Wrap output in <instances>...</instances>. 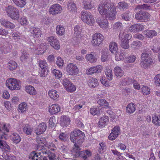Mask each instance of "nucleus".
<instances>
[{"instance_id":"15","label":"nucleus","mask_w":160,"mask_h":160,"mask_svg":"<svg viewBox=\"0 0 160 160\" xmlns=\"http://www.w3.org/2000/svg\"><path fill=\"white\" fill-rule=\"evenodd\" d=\"M67 8L68 11L71 13H74L77 12V6L73 1H69L68 2Z\"/></svg>"},{"instance_id":"45","label":"nucleus","mask_w":160,"mask_h":160,"mask_svg":"<svg viewBox=\"0 0 160 160\" xmlns=\"http://www.w3.org/2000/svg\"><path fill=\"white\" fill-rule=\"evenodd\" d=\"M128 3H126L125 2H120L118 3L117 7L120 10H124L125 9H127L128 8Z\"/></svg>"},{"instance_id":"30","label":"nucleus","mask_w":160,"mask_h":160,"mask_svg":"<svg viewBox=\"0 0 160 160\" xmlns=\"http://www.w3.org/2000/svg\"><path fill=\"white\" fill-rule=\"evenodd\" d=\"M109 49L112 53H116L118 50L117 44L115 42H111L109 44Z\"/></svg>"},{"instance_id":"47","label":"nucleus","mask_w":160,"mask_h":160,"mask_svg":"<svg viewBox=\"0 0 160 160\" xmlns=\"http://www.w3.org/2000/svg\"><path fill=\"white\" fill-rule=\"evenodd\" d=\"M152 122L157 126H160V116L155 115L152 117Z\"/></svg>"},{"instance_id":"57","label":"nucleus","mask_w":160,"mask_h":160,"mask_svg":"<svg viewBox=\"0 0 160 160\" xmlns=\"http://www.w3.org/2000/svg\"><path fill=\"white\" fill-rule=\"evenodd\" d=\"M123 27L122 23L120 22H116L113 26V28L117 30H121L122 29Z\"/></svg>"},{"instance_id":"14","label":"nucleus","mask_w":160,"mask_h":160,"mask_svg":"<svg viewBox=\"0 0 160 160\" xmlns=\"http://www.w3.org/2000/svg\"><path fill=\"white\" fill-rule=\"evenodd\" d=\"M0 22L2 26L7 29H12L15 27L14 23L4 18L1 19H0Z\"/></svg>"},{"instance_id":"44","label":"nucleus","mask_w":160,"mask_h":160,"mask_svg":"<svg viewBox=\"0 0 160 160\" xmlns=\"http://www.w3.org/2000/svg\"><path fill=\"white\" fill-rule=\"evenodd\" d=\"M86 58L87 60L91 63L97 61L96 58L92 53L87 54L86 56Z\"/></svg>"},{"instance_id":"26","label":"nucleus","mask_w":160,"mask_h":160,"mask_svg":"<svg viewBox=\"0 0 160 160\" xmlns=\"http://www.w3.org/2000/svg\"><path fill=\"white\" fill-rule=\"evenodd\" d=\"M60 122L61 126H67L70 124V118L67 116H62L60 118Z\"/></svg>"},{"instance_id":"32","label":"nucleus","mask_w":160,"mask_h":160,"mask_svg":"<svg viewBox=\"0 0 160 160\" xmlns=\"http://www.w3.org/2000/svg\"><path fill=\"white\" fill-rule=\"evenodd\" d=\"M48 94L50 98L54 100L57 99L59 97L58 93L57 91L54 90H50Z\"/></svg>"},{"instance_id":"40","label":"nucleus","mask_w":160,"mask_h":160,"mask_svg":"<svg viewBox=\"0 0 160 160\" xmlns=\"http://www.w3.org/2000/svg\"><path fill=\"white\" fill-rule=\"evenodd\" d=\"M144 33L145 34L148 38H152L157 35V32L154 30H147L144 32Z\"/></svg>"},{"instance_id":"51","label":"nucleus","mask_w":160,"mask_h":160,"mask_svg":"<svg viewBox=\"0 0 160 160\" xmlns=\"http://www.w3.org/2000/svg\"><path fill=\"white\" fill-rule=\"evenodd\" d=\"M28 54L26 50H24L22 55L20 58V60L22 62H24L27 60L28 58Z\"/></svg>"},{"instance_id":"46","label":"nucleus","mask_w":160,"mask_h":160,"mask_svg":"<svg viewBox=\"0 0 160 160\" xmlns=\"http://www.w3.org/2000/svg\"><path fill=\"white\" fill-rule=\"evenodd\" d=\"M23 131L27 135H30L32 131L30 126L28 124H26L23 126Z\"/></svg>"},{"instance_id":"48","label":"nucleus","mask_w":160,"mask_h":160,"mask_svg":"<svg viewBox=\"0 0 160 160\" xmlns=\"http://www.w3.org/2000/svg\"><path fill=\"white\" fill-rule=\"evenodd\" d=\"M124 51H121L120 54L115 53V58L116 61H119L123 59L124 57L125 56Z\"/></svg>"},{"instance_id":"11","label":"nucleus","mask_w":160,"mask_h":160,"mask_svg":"<svg viewBox=\"0 0 160 160\" xmlns=\"http://www.w3.org/2000/svg\"><path fill=\"white\" fill-rule=\"evenodd\" d=\"M49 12L52 15L60 13L62 11V8L58 4L52 5L49 10Z\"/></svg>"},{"instance_id":"64","label":"nucleus","mask_w":160,"mask_h":160,"mask_svg":"<svg viewBox=\"0 0 160 160\" xmlns=\"http://www.w3.org/2000/svg\"><path fill=\"white\" fill-rule=\"evenodd\" d=\"M154 79L155 85L157 86H160V74L156 75Z\"/></svg>"},{"instance_id":"50","label":"nucleus","mask_w":160,"mask_h":160,"mask_svg":"<svg viewBox=\"0 0 160 160\" xmlns=\"http://www.w3.org/2000/svg\"><path fill=\"white\" fill-rule=\"evenodd\" d=\"M105 74L108 80L111 81L112 79V73L111 70L109 68H107L105 71Z\"/></svg>"},{"instance_id":"27","label":"nucleus","mask_w":160,"mask_h":160,"mask_svg":"<svg viewBox=\"0 0 160 160\" xmlns=\"http://www.w3.org/2000/svg\"><path fill=\"white\" fill-rule=\"evenodd\" d=\"M0 149L4 152H9L10 151V148L6 141H0Z\"/></svg>"},{"instance_id":"9","label":"nucleus","mask_w":160,"mask_h":160,"mask_svg":"<svg viewBox=\"0 0 160 160\" xmlns=\"http://www.w3.org/2000/svg\"><path fill=\"white\" fill-rule=\"evenodd\" d=\"M78 71L77 66L73 63H69L66 67V71L70 75H76L78 74Z\"/></svg>"},{"instance_id":"2","label":"nucleus","mask_w":160,"mask_h":160,"mask_svg":"<svg viewBox=\"0 0 160 160\" xmlns=\"http://www.w3.org/2000/svg\"><path fill=\"white\" fill-rule=\"evenodd\" d=\"M84 133L78 129H75L71 132L70 139L73 143L82 144L84 142Z\"/></svg>"},{"instance_id":"34","label":"nucleus","mask_w":160,"mask_h":160,"mask_svg":"<svg viewBox=\"0 0 160 160\" xmlns=\"http://www.w3.org/2000/svg\"><path fill=\"white\" fill-rule=\"evenodd\" d=\"M121 36V34H120L119 35V38L121 40V47L124 49H128L129 47V45L128 44L129 41L122 39V37Z\"/></svg>"},{"instance_id":"28","label":"nucleus","mask_w":160,"mask_h":160,"mask_svg":"<svg viewBox=\"0 0 160 160\" xmlns=\"http://www.w3.org/2000/svg\"><path fill=\"white\" fill-rule=\"evenodd\" d=\"M113 71L115 76L119 78L122 77L124 74L123 71L118 66L115 67Z\"/></svg>"},{"instance_id":"41","label":"nucleus","mask_w":160,"mask_h":160,"mask_svg":"<svg viewBox=\"0 0 160 160\" xmlns=\"http://www.w3.org/2000/svg\"><path fill=\"white\" fill-rule=\"evenodd\" d=\"M123 82L122 85H129L131 84L134 83L135 82L134 80H133L132 78H130L128 77H126L122 79Z\"/></svg>"},{"instance_id":"23","label":"nucleus","mask_w":160,"mask_h":160,"mask_svg":"<svg viewBox=\"0 0 160 160\" xmlns=\"http://www.w3.org/2000/svg\"><path fill=\"white\" fill-rule=\"evenodd\" d=\"M91 152L88 150H86L80 151L79 153V156L82 158L83 160H88V158L91 156Z\"/></svg>"},{"instance_id":"36","label":"nucleus","mask_w":160,"mask_h":160,"mask_svg":"<svg viewBox=\"0 0 160 160\" xmlns=\"http://www.w3.org/2000/svg\"><path fill=\"white\" fill-rule=\"evenodd\" d=\"M56 33L59 35L62 36L65 33V30L64 27L61 25H58L56 27Z\"/></svg>"},{"instance_id":"37","label":"nucleus","mask_w":160,"mask_h":160,"mask_svg":"<svg viewBox=\"0 0 160 160\" xmlns=\"http://www.w3.org/2000/svg\"><path fill=\"white\" fill-rule=\"evenodd\" d=\"M7 65L8 69L12 71L15 70L18 66L17 63L15 62L12 60L9 61Z\"/></svg>"},{"instance_id":"38","label":"nucleus","mask_w":160,"mask_h":160,"mask_svg":"<svg viewBox=\"0 0 160 160\" xmlns=\"http://www.w3.org/2000/svg\"><path fill=\"white\" fill-rule=\"evenodd\" d=\"M25 89L26 92L30 95H35L36 93L35 89L32 86H27L26 87Z\"/></svg>"},{"instance_id":"10","label":"nucleus","mask_w":160,"mask_h":160,"mask_svg":"<svg viewBox=\"0 0 160 160\" xmlns=\"http://www.w3.org/2000/svg\"><path fill=\"white\" fill-rule=\"evenodd\" d=\"M36 144L35 149L37 150H40L44 148V144L46 142V139L43 137H38L36 138Z\"/></svg>"},{"instance_id":"24","label":"nucleus","mask_w":160,"mask_h":160,"mask_svg":"<svg viewBox=\"0 0 160 160\" xmlns=\"http://www.w3.org/2000/svg\"><path fill=\"white\" fill-rule=\"evenodd\" d=\"M87 83L90 88H94L98 85V82L97 79L92 77L90 78Z\"/></svg>"},{"instance_id":"55","label":"nucleus","mask_w":160,"mask_h":160,"mask_svg":"<svg viewBox=\"0 0 160 160\" xmlns=\"http://www.w3.org/2000/svg\"><path fill=\"white\" fill-rule=\"evenodd\" d=\"M74 147L73 148V151L76 153V155H78L79 156V153L80 151H79L80 150V147L82 144L77 143L76 144L75 143H74Z\"/></svg>"},{"instance_id":"16","label":"nucleus","mask_w":160,"mask_h":160,"mask_svg":"<svg viewBox=\"0 0 160 160\" xmlns=\"http://www.w3.org/2000/svg\"><path fill=\"white\" fill-rule=\"evenodd\" d=\"M119 130L120 128L118 127H115L112 130V132L108 136V139L111 140H114L119 134Z\"/></svg>"},{"instance_id":"35","label":"nucleus","mask_w":160,"mask_h":160,"mask_svg":"<svg viewBox=\"0 0 160 160\" xmlns=\"http://www.w3.org/2000/svg\"><path fill=\"white\" fill-rule=\"evenodd\" d=\"M135 105L132 102H131L128 104L126 108V112L128 113H132L135 111Z\"/></svg>"},{"instance_id":"29","label":"nucleus","mask_w":160,"mask_h":160,"mask_svg":"<svg viewBox=\"0 0 160 160\" xmlns=\"http://www.w3.org/2000/svg\"><path fill=\"white\" fill-rule=\"evenodd\" d=\"M11 139L15 143H19L21 141V138L20 135L16 132L12 133L10 136Z\"/></svg>"},{"instance_id":"59","label":"nucleus","mask_w":160,"mask_h":160,"mask_svg":"<svg viewBox=\"0 0 160 160\" xmlns=\"http://www.w3.org/2000/svg\"><path fill=\"white\" fill-rule=\"evenodd\" d=\"M90 112L91 114L93 116L96 115H98L100 113L99 109L93 107L90 109Z\"/></svg>"},{"instance_id":"61","label":"nucleus","mask_w":160,"mask_h":160,"mask_svg":"<svg viewBox=\"0 0 160 160\" xmlns=\"http://www.w3.org/2000/svg\"><path fill=\"white\" fill-rule=\"evenodd\" d=\"M129 12L127 11L121 15L122 19L126 21H129L130 19V16L129 15Z\"/></svg>"},{"instance_id":"43","label":"nucleus","mask_w":160,"mask_h":160,"mask_svg":"<svg viewBox=\"0 0 160 160\" xmlns=\"http://www.w3.org/2000/svg\"><path fill=\"white\" fill-rule=\"evenodd\" d=\"M27 110V105L25 102H22L18 106V110L19 112L22 113L25 112Z\"/></svg>"},{"instance_id":"6","label":"nucleus","mask_w":160,"mask_h":160,"mask_svg":"<svg viewBox=\"0 0 160 160\" xmlns=\"http://www.w3.org/2000/svg\"><path fill=\"white\" fill-rule=\"evenodd\" d=\"M81 18L84 22L90 25H92L94 22V20L92 14L87 11H82L81 12Z\"/></svg>"},{"instance_id":"33","label":"nucleus","mask_w":160,"mask_h":160,"mask_svg":"<svg viewBox=\"0 0 160 160\" xmlns=\"http://www.w3.org/2000/svg\"><path fill=\"white\" fill-rule=\"evenodd\" d=\"M14 3L18 7L22 8L27 3L26 0H12Z\"/></svg>"},{"instance_id":"3","label":"nucleus","mask_w":160,"mask_h":160,"mask_svg":"<svg viewBox=\"0 0 160 160\" xmlns=\"http://www.w3.org/2000/svg\"><path fill=\"white\" fill-rule=\"evenodd\" d=\"M149 50H145L146 52L142 53L141 55V59L140 65L142 68L146 69L150 66V65L153 63L152 59L149 57V54H151Z\"/></svg>"},{"instance_id":"31","label":"nucleus","mask_w":160,"mask_h":160,"mask_svg":"<svg viewBox=\"0 0 160 160\" xmlns=\"http://www.w3.org/2000/svg\"><path fill=\"white\" fill-rule=\"evenodd\" d=\"M106 145L105 142H100L98 146L97 151L100 153H102L106 151Z\"/></svg>"},{"instance_id":"22","label":"nucleus","mask_w":160,"mask_h":160,"mask_svg":"<svg viewBox=\"0 0 160 160\" xmlns=\"http://www.w3.org/2000/svg\"><path fill=\"white\" fill-rule=\"evenodd\" d=\"M49 112L52 114L58 113L60 110V107L58 104H52L49 107Z\"/></svg>"},{"instance_id":"39","label":"nucleus","mask_w":160,"mask_h":160,"mask_svg":"<svg viewBox=\"0 0 160 160\" xmlns=\"http://www.w3.org/2000/svg\"><path fill=\"white\" fill-rule=\"evenodd\" d=\"M98 104L102 108H107L109 107L108 102L104 99H99L97 102Z\"/></svg>"},{"instance_id":"7","label":"nucleus","mask_w":160,"mask_h":160,"mask_svg":"<svg viewBox=\"0 0 160 160\" xmlns=\"http://www.w3.org/2000/svg\"><path fill=\"white\" fill-rule=\"evenodd\" d=\"M151 15L147 12L140 11L136 13L135 18L140 22H147L150 20Z\"/></svg>"},{"instance_id":"52","label":"nucleus","mask_w":160,"mask_h":160,"mask_svg":"<svg viewBox=\"0 0 160 160\" xmlns=\"http://www.w3.org/2000/svg\"><path fill=\"white\" fill-rule=\"evenodd\" d=\"M58 138L59 140L63 142H65L68 139V137L67 134L63 132L59 134Z\"/></svg>"},{"instance_id":"1","label":"nucleus","mask_w":160,"mask_h":160,"mask_svg":"<svg viewBox=\"0 0 160 160\" xmlns=\"http://www.w3.org/2000/svg\"><path fill=\"white\" fill-rule=\"evenodd\" d=\"M98 10L101 15H105L107 18L111 20L116 18L117 12L114 3L110 2H102L98 7Z\"/></svg>"},{"instance_id":"21","label":"nucleus","mask_w":160,"mask_h":160,"mask_svg":"<svg viewBox=\"0 0 160 160\" xmlns=\"http://www.w3.org/2000/svg\"><path fill=\"white\" fill-rule=\"evenodd\" d=\"M28 158V160H43L40 153H36L34 151L30 153Z\"/></svg>"},{"instance_id":"54","label":"nucleus","mask_w":160,"mask_h":160,"mask_svg":"<svg viewBox=\"0 0 160 160\" xmlns=\"http://www.w3.org/2000/svg\"><path fill=\"white\" fill-rule=\"evenodd\" d=\"M2 157L6 160H16V158L15 156L11 155H9L5 153H3Z\"/></svg>"},{"instance_id":"53","label":"nucleus","mask_w":160,"mask_h":160,"mask_svg":"<svg viewBox=\"0 0 160 160\" xmlns=\"http://www.w3.org/2000/svg\"><path fill=\"white\" fill-rule=\"evenodd\" d=\"M65 88H66V90L67 91L70 92L75 91L76 89V87L72 83H71L68 85Z\"/></svg>"},{"instance_id":"62","label":"nucleus","mask_w":160,"mask_h":160,"mask_svg":"<svg viewBox=\"0 0 160 160\" xmlns=\"http://www.w3.org/2000/svg\"><path fill=\"white\" fill-rule=\"evenodd\" d=\"M136 57L134 55L131 56L126 58L125 62L127 63H131L134 62Z\"/></svg>"},{"instance_id":"60","label":"nucleus","mask_w":160,"mask_h":160,"mask_svg":"<svg viewBox=\"0 0 160 160\" xmlns=\"http://www.w3.org/2000/svg\"><path fill=\"white\" fill-rule=\"evenodd\" d=\"M75 31L74 34L76 35L77 37H79L80 36L81 32V28L78 26H76L74 28Z\"/></svg>"},{"instance_id":"4","label":"nucleus","mask_w":160,"mask_h":160,"mask_svg":"<svg viewBox=\"0 0 160 160\" xmlns=\"http://www.w3.org/2000/svg\"><path fill=\"white\" fill-rule=\"evenodd\" d=\"M5 10L8 17L14 20H18L19 17V10L16 8L9 5L5 8Z\"/></svg>"},{"instance_id":"42","label":"nucleus","mask_w":160,"mask_h":160,"mask_svg":"<svg viewBox=\"0 0 160 160\" xmlns=\"http://www.w3.org/2000/svg\"><path fill=\"white\" fill-rule=\"evenodd\" d=\"M38 150L41 151L39 152L36 153H40V154L42 156V159L43 160H48V158H47V155L48 154L49 152H50L48 151L45 149H43V148L41 150Z\"/></svg>"},{"instance_id":"18","label":"nucleus","mask_w":160,"mask_h":160,"mask_svg":"<svg viewBox=\"0 0 160 160\" xmlns=\"http://www.w3.org/2000/svg\"><path fill=\"white\" fill-rule=\"evenodd\" d=\"M11 125L10 124L2 123H0V132L3 133L4 135H7V133L9 132Z\"/></svg>"},{"instance_id":"20","label":"nucleus","mask_w":160,"mask_h":160,"mask_svg":"<svg viewBox=\"0 0 160 160\" xmlns=\"http://www.w3.org/2000/svg\"><path fill=\"white\" fill-rule=\"evenodd\" d=\"M47 128V124L45 123L42 122L40 124L35 130V133L38 135H39L44 132Z\"/></svg>"},{"instance_id":"19","label":"nucleus","mask_w":160,"mask_h":160,"mask_svg":"<svg viewBox=\"0 0 160 160\" xmlns=\"http://www.w3.org/2000/svg\"><path fill=\"white\" fill-rule=\"evenodd\" d=\"M109 117L106 116L101 117L99 119L98 124L99 127L103 128L107 125L109 122Z\"/></svg>"},{"instance_id":"49","label":"nucleus","mask_w":160,"mask_h":160,"mask_svg":"<svg viewBox=\"0 0 160 160\" xmlns=\"http://www.w3.org/2000/svg\"><path fill=\"white\" fill-rule=\"evenodd\" d=\"M52 74L55 77L56 79H59L62 76V73L59 70L54 69L52 71Z\"/></svg>"},{"instance_id":"25","label":"nucleus","mask_w":160,"mask_h":160,"mask_svg":"<svg viewBox=\"0 0 160 160\" xmlns=\"http://www.w3.org/2000/svg\"><path fill=\"white\" fill-rule=\"evenodd\" d=\"M30 31L35 37L38 38L41 36V31L39 28L35 27H31Z\"/></svg>"},{"instance_id":"5","label":"nucleus","mask_w":160,"mask_h":160,"mask_svg":"<svg viewBox=\"0 0 160 160\" xmlns=\"http://www.w3.org/2000/svg\"><path fill=\"white\" fill-rule=\"evenodd\" d=\"M6 86L11 90H19L21 88V82L15 78H10L7 80Z\"/></svg>"},{"instance_id":"13","label":"nucleus","mask_w":160,"mask_h":160,"mask_svg":"<svg viewBox=\"0 0 160 160\" xmlns=\"http://www.w3.org/2000/svg\"><path fill=\"white\" fill-rule=\"evenodd\" d=\"M102 69L103 67L102 66L97 65L87 69L86 71V73L88 75H90L95 73H99Z\"/></svg>"},{"instance_id":"8","label":"nucleus","mask_w":160,"mask_h":160,"mask_svg":"<svg viewBox=\"0 0 160 160\" xmlns=\"http://www.w3.org/2000/svg\"><path fill=\"white\" fill-rule=\"evenodd\" d=\"M104 38L103 36L100 33H95L92 37V43L93 46H99L102 43Z\"/></svg>"},{"instance_id":"63","label":"nucleus","mask_w":160,"mask_h":160,"mask_svg":"<svg viewBox=\"0 0 160 160\" xmlns=\"http://www.w3.org/2000/svg\"><path fill=\"white\" fill-rule=\"evenodd\" d=\"M0 50L2 53L6 54L10 51V49L8 46H3L1 47Z\"/></svg>"},{"instance_id":"12","label":"nucleus","mask_w":160,"mask_h":160,"mask_svg":"<svg viewBox=\"0 0 160 160\" xmlns=\"http://www.w3.org/2000/svg\"><path fill=\"white\" fill-rule=\"evenodd\" d=\"M96 22L100 27L103 29H106L108 28V23L107 19L102 17L98 18Z\"/></svg>"},{"instance_id":"58","label":"nucleus","mask_w":160,"mask_h":160,"mask_svg":"<svg viewBox=\"0 0 160 160\" xmlns=\"http://www.w3.org/2000/svg\"><path fill=\"white\" fill-rule=\"evenodd\" d=\"M140 46V42L139 41H134L131 44V48L133 49H138Z\"/></svg>"},{"instance_id":"17","label":"nucleus","mask_w":160,"mask_h":160,"mask_svg":"<svg viewBox=\"0 0 160 160\" xmlns=\"http://www.w3.org/2000/svg\"><path fill=\"white\" fill-rule=\"evenodd\" d=\"M82 3L83 8L85 9H91L94 7V0H85Z\"/></svg>"},{"instance_id":"56","label":"nucleus","mask_w":160,"mask_h":160,"mask_svg":"<svg viewBox=\"0 0 160 160\" xmlns=\"http://www.w3.org/2000/svg\"><path fill=\"white\" fill-rule=\"evenodd\" d=\"M50 45L54 49L58 50L60 48V43L58 40H55L54 42H50Z\"/></svg>"}]
</instances>
